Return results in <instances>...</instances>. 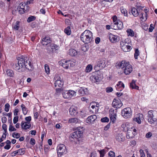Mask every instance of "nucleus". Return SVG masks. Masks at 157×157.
Wrapping results in <instances>:
<instances>
[{
	"label": "nucleus",
	"mask_w": 157,
	"mask_h": 157,
	"mask_svg": "<svg viewBox=\"0 0 157 157\" xmlns=\"http://www.w3.org/2000/svg\"><path fill=\"white\" fill-rule=\"evenodd\" d=\"M21 107L22 108L23 113L24 115L26 114L27 113L28 110L25 107V106L23 104H22L21 105Z\"/></svg>",
	"instance_id": "nucleus-32"
},
{
	"label": "nucleus",
	"mask_w": 157,
	"mask_h": 157,
	"mask_svg": "<svg viewBox=\"0 0 157 157\" xmlns=\"http://www.w3.org/2000/svg\"><path fill=\"white\" fill-rule=\"evenodd\" d=\"M54 79L56 80L55 82V86L62 87L63 85L62 79L60 77L58 78L56 76L54 77Z\"/></svg>",
	"instance_id": "nucleus-10"
},
{
	"label": "nucleus",
	"mask_w": 157,
	"mask_h": 157,
	"mask_svg": "<svg viewBox=\"0 0 157 157\" xmlns=\"http://www.w3.org/2000/svg\"><path fill=\"white\" fill-rule=\"evenodd\" d=\"M25 120L27 122H29L31 120V117L30 116L26 117L25 118Z\"/></svg>",
	"instance_id": "nucleus-64"
},
{
	"label": "nucleus",
	"mask_w": 157,
	"mask_h": 157,
	"mask_svg": "<svg viewBox=\"0 0 157 157\" xmlns=\"http://www.w3.org/2000/svg\"><path fill=\"white\" fill-rule=\"evenodd\" d=\"M69 112L70 114L72 116H75L78 113L76 110V108L73 107H71L70 108Z\"/></svg>",
	"instance_id": "nucleus-22"
},
{
	"label": "nucleus",
	"mask_w": 157,
	"mask_h": 157,
	"mask_svg": "<svg viewBox=\"0 0 157 157\" xmlns=\"http://www.w3.org/2000/svg\"><path fill=\"white\" fill-rule=\"evenodd\" d=\"M18 152H17V150L14 151L12 152L11 153V155L12 156H15L16 155L18 154Z\"/></svg>",
	"instance_id": "nucleus-62"
},
{
	"label": "nucleus",
	"mask_w": 157,
	"mask_h": 157,
	"mask_svg": "<svg viewBox=\"0 0 157 157\" xmlns=\"http://www.w3.org/2000/svg\"><path fill=\"white\" fill-rule=\"evenodd\" d=\"M51 42L50 38L49 37H45L43 38L41 42V44L43 45H49Z\"/></svg>",
	"instance_id": "nucleus-16"
},
{
	"label": "nucleus",
	"mask_w": 157,
	"mask_h": 157,
	"mask_svg": "<svg viewBox=\"0 0 157 157\" xmlns=\"http://www.w3.org/2000/svg\"><path fill=\"white\" fill-rule=\"evenodd\" d=\"M109 116H117V109L115 111L113 109H111L109 111Z\"/></svg>",
	"instance_id": "nucleus-27"
},
{
	"label": "nucleus",
	"mask_w": 157,
	"mask_h": 157,
	"mask_svg": "<svg viewBox=\"0 0 157 157\" xmlns=\"http://www.w3.org/2000/svg\"><path fill=\"white\" fill-rule=\"evenodd\" d=\"M80 39L85 44L90 43L93 40L92 33L90 30H86L81 34Z\"/></svg>",
	"instance_id": "nucleus-2"
},
{
	"label": "nucleus",
	"mask_w": 157,
	"mask_h": 157,
	"mask_svg": "<svg viewBox=\"0 0 157 157\" xmlns=\"http://www.w3.org/2000/svg\"><path fill=\"white\" fill-rule=\"evenodd\" d=\"M33 65L31 63L30 61H29L27 59L26 61L25 68H26L29 70L32 71L33 68Z\"/></svg>",
	"instance_id": "nucleus-20"
},
{
	"label": "nucleus",
	"mask_w": 157,
	"mask_h": 157,
	"mask_svg": "<svg viewBox=\"0 0 157 157\" xmlns=\"http://www.w3.org/2000/svg\"><path fill=\"white\" fill-rule=\"evenodd\" d=\"M62 95L65 99H70L76 96V92L71 90H66L62 93Z\"/></svg>",
	"instance_id": "nucleus-5"
},
{
	"label": "nucleus",
	"mask_w": 157,
	"mask_h": 157,
	"mask_svg": "<svg viewBox=\"0 0 157 157\" xmlns=\"http://www.w3.org/2000/svg\"><path fill=\"white\" fill-rule=\"evenodd\" d=\"M99 152L100 154V157H103L104 155L105 151L104 150H102L101 151H99Z\"/></svg>",
	"instance_id": "nucleus-55"
},
{
	"label": "nucleus",
	"mask_w": 157,
	"mask_h": 157,
	"mask_svg": "<svg viewBox=\"0 0 157 157\" xmlns=\"http://www.w3.org/2000/svg\"><path fill=\"white\" fill-rule=\"evenodd\" d=\"M119 100L114 99L112 102V105L114 107L117 108H119L121 107L123 104L121 101L120 99H119Z\"/></svg>",
	"instance_id": "nucleus-12"
},
{
	"label": "nucleus",
	"mask_w": 157,
	"mask_h": 157,
	"mask_svg": "<svg viewBox=\"0 0 157 157\" xmlns=\"http://www.w3.org/2000/svg\"><path fill=\"white\" fill-rule=\"evenodd\" d=\"M90 157H98V155L95 152H93L91 153Z\"/></svg>",
	"instance_id": "nucleus-51"
},
{
	"label": "nucleus",
	"mask_w": 157,
	"mask_h": 157,
	"mask_svg": "<svg viewBox=\"0 0 157 157\" xmlns=\"http://www.w3.org/2000/svg\"><path fill=\"white\" fill-rule=\"evenodd\" d=\"M105 60L101 61L98 64V66L99 67V69H102L105 67Z\"/></svg>",
	"instance_id": "nucleus-26"
},
{
	"label": "nucleus",
	"mask_w": 157,
	"mask_h": 157,
	"mask_svg": "<svg viewBox=\"0 0 157 157\" xmlns=\"http://www.w3.org/2000/svg\"><path fill=\"white\" fill-rule=\"evenodd\" d=\"M110 123L108 124L105 126L104 127V129L105 131L107 130L110 127Z\"/></svg>",
	"instance_id": "nucleus-61"
},
{
	"label": "nucleus",
	"mask_w": 157,
	"mask_h": 157,
	"mask_svg": "<svg viewBox=\"0 0 157 157\" xmlns=\"http://www.w3.org/2000/svg\"><path fill=\"white\" fill-rule=\"evenodd\" d=\"M49 148V147L48 145L44 146V151L45 153H47L48 152Z\"/></svg>",
	"instance_id": "nucleus-53"
},
{
	"label": "nucleus",
	"mask_w": 157,
	"mask_h": 157,
	"mask_svg": "<svg viewBox=\"0 0 157 157\" xmlns=\"http://www.w3.org/2000/svg\"><path fill=\"white\" fill-rule=\"evenodd\" d=\"M68 54L72 56H75L77 55L78 52L75 49L71 48L69 50Z\"/></svg>",
	"instance_id": "nucleus-21"
},
{
	"label": "nucleus",
	"mask_w": 157,
	"mask_h": 157,
	"mask_svg": "<svg viewBox=\"0 0 157 157\" xmlns=\"http://www.w3.org/2000/svg\"><path fill=\"white\" fill-rule=\"evenodd\" d=\"M138 10L135 8H132L131 10V13L135 17H137L139 15Z\"/></svg>",
	"instance_id": "nucleus-25"
},
{
	"label": "nucleus",
	"mask_w": 157,
	"mask_h": 157,
	"mask_svg": "<svg viewBox=\"0 0 157 157\" xmlns=\"http://www.w3.org/2000/svg\"><path fill=\"white\" fill-rule=\"evenodd\" d=\"M30 144L32 145H34L35 144V141L34 139L32 138L30 139Z\"/></svg>",
	"instance_id": "nucleus-59"
},
{
	"label": "nucleus",
	"mask_w": 157,
	"mask_h": 157,
	"mask_svg": "<svg viewBox=\"0 0 157 157\" xmlns=\"http://www.w3.org/2000/svg\"><path fill=\"white\" fill-rule=\"evenodd\" d=\"M18 116H16L14 117L13 119V123L14 124H15L18 121Z\"/></svg>",
	"instance_id": "nucleus-57"
},
{
	"label": "nucleus",
	"mask_w": 157,
	"mask_h": 157,
	"mask_svg": "<svg viewBox=\"0 0 157 157\" xmlns=\"http://www.w3.org/2000/svg\"><path fill=\"white\" fill-rule=\"evenodd\" d=\"M78 121V119L76 118H71L68 120V122L70 123H76Z\"/></svg>",
	"instance_id": "nucleus-29"
},
{
	"label": "nucleus",
	"mask_w": 157,
	"mask_h": 157,
	"mask_svg": "<svg viewBox=\"0 0 157 157\" xmlns=\"http://www.w3.org/2000/svg\"><path fill=\"white\" fill-rule=\"evenodd\" d=\"M83 131L80 130V129L77 128L75 131L72 133L70 136V139L71 138L78 139L80 138L82 135Z\"/></svg>",
	"instance_id": "nucleus-8"
},
{
	"label": "nucleus",
	"mask_w": 157,
	"mask_h": 157,
	"mask_svg": "<svg viewBox=\"0 0 157 157\" xmlns=\"http://www.w3.org/2000/svg\"><path fill=\"white\" fill-rule=\"evenodd\" d=\"M113 24L111 26L113 27L112 29H121L123 28L122 22L119 20L117 19V17L116 16L113 17Z\"/></svg>",
	"instance_id": "nucleus-3"
},
{
	"label": "nucleus",
	"mask_w": 157,
	"mask_h": 157,
	"mask_svg": "<svg viewBox=\"0 0 157 157\" xmlns=\"http://www.w3.org/2000/svg\"><path fill=\"white\" fill-rule=\"evenodd\" d=\"M93 68L91 64H88L86 67L85 71L86 72L89 73L90 72Z\"/></svg>",
	"instance_id": "nucleus-33"
},
{
	"label": "nucleus",
	"mask_w": 157,
	"mask_h": 157,
	"mask_svg": "<svg viewBox=\"0 0 157 157\" xmlns=\"http://www.w3.org/2000/svg\"><path fill=\"white\" fill-rule=\"evenodd\" d=\"M97 116L94 115L89 116L86 120V122L89 124H92L93 122L97 119Z\"/></svg>",
	"instance_id": "nucleus-13"
},
{
	"label": "nucleus",
	"mask_w": 157,
	"mask_h": 157,
	"mask_svg": "<svg viewBox=\"0 0 157 157\" xmlns=\"http://www.w3.org/2000/svg\"><path fill=\"white\" fill-rule=\"evenodd\" d=\"M132 70L131 66L128 63L124 69V72L126 75H128L131 72Z\"/></svg>",
	"instance_id": "nucleus-14"
},
{
	"label": "nucleus",
	"mask_w": 157,
	"mask_h": 157,
	"mask_svg": "<svg viewBox=\"0 0 157 157\" xmlns=\"http://www.w3.org/2000/svg\"><path fill=\"white\" fill-rule=\"evenodd\" d=\"M19 21H17L16 23V25L14 26V29L16 30H18L19 28Z\"/></svg>",
	"instance_id": "nucleus-42"
},
{
	"label": "nucleus",
	"mask_w": 157,
	"mask_h": 157,
	"mask_svg": "<svg viewBox=\"0 0 157 157\" xmlns=\"http://www.w3.org/2000/svg\"><path fill=\"white\" fill-rule=\"evenodd\" d=\"M58 46L54 44H50L47 46V50L49 52H52L57 49Z\"/></svg>",
	"instance_id": "nucleus-15"
},
{
	"label": "nucleus",
	"mask_w": 157,
	"mask_h": 157,
	"mask_svg": "<svg viewBox=\"0 0 157 157\" xmlns=\"http://www.w3.org/2000/svg\"><path fill=\"white\" fill-rule=\"evenodd\" d=\"M152 136V133L149 132L148 133H147L145 136L147 138H149Z\"/></svg>",
	"instance_id": "nucleus-60"
},
{
	"label": "nucleus",
	"mask_w": 157,
	"mask_h": 157,
	"mask_svg": "<svg viewBox=\"0 0 157 157\" xmlns=\"http://www.w3.org/2000/svg\"><path fill=\"white\" fill-rule=\"evenodd\" d=\"M17 10L21 14L24 13L25 12V10L22 9H21V8L18 7L17 8Z\"/></svg>",
	"instance_id": "nucleus-48"
},
{
	"label": "nucleus",
	"mask_w": 157,
	"mask_h": 157,
	"mask_svg": "<svg viewBox=\"0 0 157 157\" xmlns=\"http://www.w3.org/2000/svg\"><path fill=\"white\" fill-rule=\"evenodd\" d=\"M121 13L124 14V16H126L127 15V12L125 9H122L121 10Z\"/></svg>",
	"instance_id": "nucleus-56"
},
{
	"label": "nucleus",
	"mask_w": 157,
	"mask_h": 157,
	"mask_svg": "<svg viewBox=\"0 0 157 157\" xmlns=\"http://www.w3.org/2000/svg\"><path fill=\"white\" fill-rule=\"evenodd\" d=\"M109 155L110 157H115V153L114 152L112 151H110L109 153Z\"/></svg>",
	"instance_id": "nucleus-52"
},
{
	"label": "nucleus",
	"mask_w": 157,
	"mask_h": 157,
	"mask_svg": "<svg viewBox=\"0 0 157 157\" xmlns=\"http://www.w3.org/2000/svg\"><path fill=\"white\" fill-rule=\"evenodd\" d=\"M108 37L110 41L113 43L118 42L119 40L118 36L116 35H113L111 33H108Z\"/></svg>",
	"instance_id": "nucleus-11"
},
{
	"label": "nucleus",
	"mask_w": 157,
	"mask_h": 157,
	"mask_svg": "<svg viewBox=\"0 0 157 157\" xmlns=\"http://www.w3.org/2000/svg\"><path fill=\"white\" fill-rule=\"evenodd\" d=\"M5 110L6 112H8L9 111V109L10 107V105L8 103H6L5 104Z\"/></svg>",
	"instance_id": "nucleus-43"
},
{
	"label": "nucleus",
	"mask_w": 157,
	"mask_h": 157,
	"mask_svg": "<svg viewBox=\"0 0 157 157\" xmlns=\"http://www.w3.org/2000/svg\"><path fill=\"white\" fill-rule=\"evenodd\" d=\"M36 19V17L34 16H31L29 17L27 19V21L28 22H30Z\"/></svg>",
	"instance_id": "nucleus-40"
},
{
	"label": "nucleus",
	"mask_w": 157,
	"mask_h": 157,
	"mask_svg": "<svg viewBox=\"0 0 157 157\" xmlns=\"http://www.w3.org/2000/svg\"><path fill=\"white\" fill-rule=\"evenodd\" d=\"M44 67L46 72L47 74H49L50 71V68L48 65L47 64H45L44 65Z\"/></svg>",
	"instance_id": "nucleus-36"
},
{
	"label": "nucleus",
	"mask_w": 157,
	"mask_h": 157,
	"mask_svg": "<svg viewBox=\"0 0 157 157\" xmlns=\"http://www.w3.org/2000/svg\"><path fill=\"white\" fill-rule=\"evenodd\" d=\"M153 111L150 110L148 112V121L150 124L155 123L157 124V119L156 118H153Z\"/></svg>",
	"instance_id": "nucleus-9"
},
{
	"label": "nucleus",
	"mask_w": 157,
	"mask_h": 157,
	"mask_svg": "<svg viewBox=\"0 0 157 157\" xmlns=\"http://www.w3.org/2000/svg\"><path fill=\"white\" fill-rule=\"evenodd\" d=\"M64 32L68 35H70L71 33V28L69 26H68L64 29Z\"/></svg>",
	"instance_id": "nucleus-31"
},
{
	"label": "nucleus",
	"mask_w": 157,
	"mask_h": 157,
	"mask_svg": "<svg viewBox=\"0 0 157 157\" xmlns=\"http://www.w3.org/2000/svg\"><path fill=\"white\" fill-rule=\"evenodd\" d=\"M101 121L103 122H108L109 121V119L107 117H105L101 118Z\"/></svg>",
	"instance_id": "nucleus-39"
},
{
	"label": "nucleus",
	"mask_w": 157,
	"mask_h": 157,
	"mask_svg": "<svg viewBox=\"0 0 157 157\" xmlns=\"http://www.w3.org/2000/svg\"><path fill=\"white\" fill-rule=\"evenodd\" d=\"M121 115L124 118H126L130 117L132 114V110L129 107H127L121 111Z\"/></svg>",
	"instance_id": "nucleus-6"
},
{
	"label": "nucleus",
	"mask_w": 157,
	"mask_h": 157,
	"mask_svg": "<svg viewBox=\"0 0 157 157\" xmlns=\"http://www.w3.org/2000/svg\"><path fill=\"white\" fill-rule=\"evenodd\" d=\"M19 7L21 8V9H23L25 10V7H26V9H27V8H28V5H26V3H21L18 6Z\"/></svg>",
	"instance_id": "nucleus-35"
},
{
	"label": "nucleus",
	"mask_w": 157,
	"mask_h": 157,
	"mask_svg": "<svg viewBox=\"0 0 157 157\" xmlns=\"http://www.w3.org/2000/svg\"><path fill=\"white\" fill-rule=\"evenodd\" d=\"M63 90V89L62 88V87H60V88H57L56 89V93H60Z\"/></svg>",
	"instance_id": "nucleus-54"
},
{
	"label": "nucleus",
	"mask_w": 157,
	"mask_h": 157,
	"mask_svg": "<svg viewBox=\"0 0 157 157\" xmlns=\"http://www.w3.org/2000/svg\"><path fill=\"white\" fill-rule=\"evenodd\" d=\"M113 91V88L110 87H107L106 89V91L107 93H109L112 92Z\"/></svg>",
	"instance_id": "nucleus-49"
},
{
	"label": "nucleus",
	"mask_w": 157,
	"mask_h": 157,
	"mask_svg": "<svg viewBox=\"0 0 157 157\" xmlns=\"http://www.w3.org/2000/svg\"><path fill=\"white\" fill-rule=\"evenodd\" d=\"M16 130V129L11 124L9 126V131L10 132L15 131Z\"/></svg>",
	"instance_id": "nucleus-44"
},
{
	"label": "nucleus",
	"mask_w": 157,
	"mask_h": 157,
	"mask_svg": "<svg viewBox=\"0 0 157 157\" xmlns=\"http://www.w3.org/2000/svg\"><path fill=\"white\" fill-rule=\"evenodd\" d=\"M18 152V155H23L25 154V149L24 148H22L17 150Z\"/></svg>",
	"instance_id": "nucleus-30"
},
{
	"label": "nucleus",
	"mask_w": 157,
	"mask_h": 157,
	"mask_svg": "<svg viewBox=\"0 0 157 157\" xmlns=\"http://www.w3.org/2000/svg\"><path fill=\"white\" fill-rule=\"evenodd\" d=\"M69 61L68 60H63L62 62V66L64 68L66 69H68L69 67Z\"/></svg>",
	"instance_id": "nucleus-24"
},
{
	"label": "nucleus",
	"mask_w": 157,
	"mask_h": 157,
	"mask_svg": "<svg viewBox=\"0 0 157 157\" xmlns=\"http://www.w3.org/2000/svg\"><path fill=\"white\" fill-rule=\"evenodd\" d=\"M117 87L119 86L120 87H122L123 88H124V84L121 82L119 81L118 82L117 84Z\"/></svg>",
	"instance_id": "nucleus-47"
},
{
	"label": "nucleus",
	"mask_w": 157,
	"mask_h": 157,
	"mask_svg": "<svg viewBox=\"0 0 157 157\" xmlns=\"http://www.w3.org/2000/svg\"><path fill=\"white\" fill-rule=\"evenodd\" d=\"M111 121L112 122L114 123L116 120V117L117 116H109Z\"/></svg>",
	"instance_id": "nucleus-46"
},
{
	"label": "nucleus",
	"mask_w": 157,
	"mask_h": 157,
	"mask_svg": "<svg viewBox=\"0 0 157 157\" xmlns=\"http://www.w3.org/2000/svg\"><path fill=\"white\" fill-rule=\"evenodd\" d=\"M57 150L58 155L60 156L66 154L67 152L65 146L63 144L58 145L57 147Z\"/></svg>",
	"instance_id": "nucleus-7"
},
{
	"label": "nucleus",
	"mask_w": 157,
	"mask_h": 157,
	"mask_svg": "<svg viewBox=\"0 0 157 157\" xmlns=\"http://www.w3.org/2000/svg\"><path fill=\"white\" fill-rule=\"evenodd\" d=\"M27 59V57L19 58L18 59V63L13 64V68L19 72L24 71L25 67L26 61Z\"/></svg>",
	"instance_id": "nucleus-1"
},
{
	"label": "nucleus",
	"mask_w": 157,
	"mask_h": 157,
	"mask_svg": "<svg viewBox=\"0 0 157 157\" xmlns=\"http://www.w3.org/2000/svg\"><path fill=\"white\" fill-rule=\"evenodd\" d=\"M140 152L141 157H145V155L144 154V153L143 151L142 150V149L140 150Z\"/></svg>",
	"instance_id": "nucleus-58"
},
{
	"label": "nucleus",
	"mask_w": 157,
	"mask_h": 157,
	"mask_svg": "<svg viewBox=\"0 0 157 157\" xmlns=\"http://www.w3.org/2000/svg\"><path fill=\"white\" fill-rule=\"evenodd\" d=\"M20 136V134L18 133L13 132L12 134V136L16 139L19 138Z\"/></svg>",
	"instance_id": "nucleus-37"
},
{
	"label": "nucleus",
	"mask_w": 157,
	"mask_h": 157,
	"mask_svg": "<svg viewBox=\"0 0 157 157\" xmlns=\"http://www.w3.org/2000/svg\"><path fill=\"white\" fill-rule=\"evenodd\" d=\"M78 93L80 94L83 95L84 94V88L81 87L79 89V90L78 91Z\"/></svg>",
	"instance_id": "nucleus-41"
},
{
	"label": "nucleus",
	"mask_w": 157,
	"mask_h": 157,
	"mask_svg": "<svg viewBox=\"0 0 157 157\" xmlns=\"http://www.w3.org/2000/svg\"><path fill=\"white\" fill-rule=\"evenodd\" d=\"M139 52L138 49H136L135 53L134 54V57L136 59H138V56L139 55Z\"/></svg>",
	"instance_id": "nucleus-38"
},
{
	"label": "nucleus",
	"mask_w": 157,
	"mask_h": 157,
	"mask_svg": "<svg viewBox=\"0 0 157 157\" xmlns=\"http://www.w3.org/2000/svg\"><path fill=\"white\" fill-rule=\"evenodd\" d=\"M134 120L137 122L138 124H140L141 123V120L139 118H134Z\"/></svg>",
	"instance_id": "nucleus-63"
},
{
	"label": "nucleus",
	"mask_w": 157,
	"mask_h": 157,
	"mask_svg": "<svg viewBox=\"0 0 157 157\" xmlns=\"http://www.w3.org/2000/svg\"><path fill=\"white\" fill-rule=\"evenodd\" d=\"M116 138L119 142L123 141L124 140V136L122 133L118 134L116 135Z\"/></svg>",
	"instance_id": "nucleus-19"
},
{
	"label": "nucleus",
	"mask_w": 157,
	"mask_h": 157,
	"mask_svg": "<svg viewBox=\"0 0 157 157\" xmlns=\"http://www.w3.org/2000/svg\"><path fill=\"white\" fill-rule=\"evenodd\" d=\"M93 78H94L96 82H98L101 80V78L98 75L94 76Z\"/></svg>",
	"instance_id": "nucleus-45"
},
{
	"label": "nucleus",
	"mask_w": 157,
	"mask_h": 157,
	"mask_svg": "<svg viewBox=\"0 0 157 157\" xmlns=\"http://www.w3.org/2000/svg\"><path fill=\"white\" fill-rule=\"evenodd\" d=\"M2 128L3 130H4V131L5 133H6L7 132V125L4 124L2 125Z\"/></svg>",
	"instance_id": "nucleus-50"
},
{
	"label": "nucleus",
	"mask_w": 157,
	"mask_h": 157,
	"mask_svg": "<svg viewBox=\"0 0 157 157\" xmlns=\"http://www.w3.org/2000/svg\"><path fill=\"white\" fill-rule=\"evenodd\" d=\"M21 125L22 128L24 129H29L31 127L30 122H24L23 121H22L21 123Z\"/></svg>",
	"instance_id": "nucleus-17"
},
{
	"label": "nucleus",
	"mask_w": 157,
	"mask_h": 157,
	"mask_svg": "<svg viewBox=\"0 0 157 157\" xmlns=\"http://www.w3.org/2000/svg\"><path fill=\"white\" fill-rule=\"evenodd\" d=\"M136 81L133 80L132 82L130 84V87L132 89H134L136 90H139V87L137 86L135 84Z\"/></svg>",
	"instance_id": "nucleus-23"
},
{
	"label": "nucleus",
	"mask_w": 157,
	"mask_h": 157,
	"mask_svg": "<svg viewBox=\"0 0 157 157\" xmlns=\"http://www.w3.org/2000/svg\"><path fill=\"white\" fill-rule=\"evenodd\" d=\"M6 72L8 76L11 77H13V76L14 73L12 70L10 69L7 70Z\"/></svg>",
	"instance_id": "nucleus-34"
},
{
	"label": "nucleus",
	"mask_w": 157,
	"mask_h": 157,
	"mask_svg": "<svg viewBox=\"0 0 157 157\" xmlns=\"http://www.w3.org/2000/svg\"><path fill=\"white\" fill-rule=\"evenodd\" d=\"M120 46L122 49L125 52L129 51L132 49L131 46L129 45L128 43L127 42L126 40L124 41H121Z\"/></svg>",
	"instance_id": "nucleus-4"
},
{
	"label": "nucleus",
	"mask_w": 157,
	"mask_h": 157,
	"mask_svg": "<svg viewBox=\"0 0 157 157\" xmlns=\"http://www.w3.org/2000/svg\"><path fill=\"white\" fill-rule=\"evenodd\" d=\"M126 32L127 33V35L128 36H134V32L132 29H128L127 30Z\"/></svg>",
	"instance_id": "nucleus-28"
},
{
	"label": "nucleus",
	"mask_w": 157,
	"mask_h": 157,
	"mask_svg": "<svg viewBox=\"0 0 157 157\" xmlns=\"http://www.w3.org/2000/svg\"><path fill=\"white\" fill-rule=\"evenodd\" d=\"M128 63L124 61H122L121 62H119L117 65V67L119 68H121L122 69H124L125 68L126 66Z\"/></svg>",
	"instance_id": "nucleus-18"
}]
</instances>
